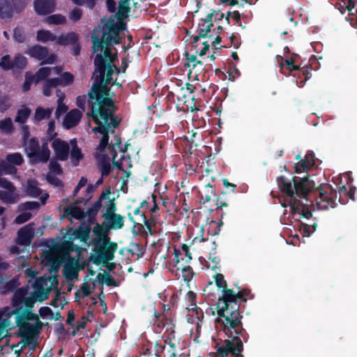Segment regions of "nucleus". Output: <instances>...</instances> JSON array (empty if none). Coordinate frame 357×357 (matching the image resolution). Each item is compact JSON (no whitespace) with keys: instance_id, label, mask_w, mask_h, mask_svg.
<instances>
[{"instance_id":"obj_7","label":"nucleus","mask_w":357,"mask_h":357,"mask_svg":"<svg viewBox=\"0 0 357 357\" xmlns=\"http://www.w3.org/2000/svg\"><path fill=\"white\" fill-rule=\"evenodd\" d=\"M34 234V229L32 224H29L21 228L17 232V238L16 240V245L13 246L10 251L12 254L23 253L22 257L25 258L29 256L27 247L31 243V238Z\"/></svg>"},{"instance_id":"obj_55","label":"nucleus","mask_w":357,"mask_h":357,"mask_svg":"<svg viewBox=\"0 0 357 357\" xmlns=\"http://www.w3.org/2000/svg\"><path fill=\"white\" fill-rule=\"evenodd\" d=\"M56 96L58 97L57 102H63V100L65 99V97H66L65 93H63L60 90H57L56 91Z\"/></svg>"},{"instance_id":"obj_62","label":"nucleus","mask_w":357,"mask_h":357,"mask_svg":"<svg viewBox=\"0 0 357 357\" xmlns=\"http://www.w3.org/2000/svg\"><path fill=\"white\" fill-rule=\"evenodd\" d=\"M74 320V315H73V313H71V312H68V319H67V322L68 324H71L72 321H73Z\"/></svg>"},{"instance_id":"obj_32","label":"nucleus","mask_w":357,"mask_h":357,"mask_svg":"<svg viewBox=\"0 0 357 357\" xmlns=\"http://www.w3.org/2000/svg\"><path fill=\"white\" fill-rule=\"evenodd\" d=\"M317 225L314 223L312 226L301 222L299 225V231L303 236H310L316 230Z\"/></svg>"},{"instance_id":"obj_64","label":"nucleus","mask_w":357,"mask_h":357,"mask_svg":"<svg viewBox=\"0 0 357 357\" xmlns=\"http://www.w3.org/2000/svg\"><path fill=\"white\" fill-rule=\"evenodd\" d=\"M72 1L75 4H77L79 6L85 5V0H72Z\"/></svg>"},{"instance_id":"obj_12","label":"nucleus","mask_w":357,"mask_h":357,"mask_svg":"<svg viewBox=\"0 0 357 357\" xmlns=\"http://www.w3.org/2000/svg\"><path fill=\"white\" fill-rule=\"evenodd\" d=\"M73 75L68 72L63 73L60 77L48 79L43 84V94L45 96H50L52 90L58 85L68 86L73 82Z\"/></svg>"},{"instance_id":"obj_49","label":"nucleus","mask_w":357,"mask_h":357,"mask_svg":"<svg viewBox=\"0 0 357 357\" xmlns=\"http://www.w3.org/2000/svg\"><path fill=\"white\" fill-rule=\"evenodd\" d=\"M14 38L16 41L19 43H22L24 41V36L22 31L20 29L17 28L14 30Z\"/></svg>"},{"instance_id":"obj_26","label":"nucleus","mask_w":357,"mask_h":357,"mask_svg":"<svg viewBox=\"0 0 357 357\" xmlns=\"http://www.w3.org/2000/svg\"><path fill=\"white\" fill-rule=\"evenodd\" d=\"M70 146L72 148L70 151L71 162L74 166H77L79 162L82 159L83 155L77 146V142L75 139L70 140Z\"/></svg>"},{"instance_id":"obj_3","label":"nucleus","mask_w":357,"mask_h":357,"mask_svg":"<svg viewBox=\"0 0 357 357\" xmlns=\"http://www.w3.org/2000/svg\"><path fill=\"white\" fill-rule=\"evenodd\" d=\"M50 282V280L40 277L32 284L31 291L29 292L28 287H22L15 292L13 299L15 309L9 307L0 309V338L14 327L15 322L13 323L11 320L14 314H18L20 311L33 307L36 301L41 302L47 298L51 290Z\"/></svg>"},{"instance_id":"obj_11","label":"nucleus","mask_w":357,"mask_h":357,"mask_svg":"<svg viewBox=\"0 0 357 357\" xmlns=\"http://www.w3.org/2000/svg\"><path fill=\"white\" fill-rule=\"evenodd\" d=\"M223 17V14L217 11H213L208 14L206 19H202L198 24V35L193 38L192 43H197L201 38H206L211 32V29L213 26V21L216 19Z\"/></svg>"},{"instance_id":"obj_23","label":"nucleus","mask_w":357,"mask_h":357,"mask_svg":"<svg viewBox=\"0 0 357 357\" xmlns=\"http://www.w3.org/2000/svg\"><path fill=\"white\" fill-rule=\"evenodd\" d=\"M63 273L68 280L77 279L78 276L77 263L73 261H67L63 266Z\"/></svg>"},{"instance_id":"obj_29","label":"nucleus","mask_w":357,"mask_h":357,"mask_svg":"<svg viewBox=\"0 0 357 357\" xmlns=\"http://www.w3.org/2000/svg\"><path fill=\"white\" fill-rule=\"evenodd\" d=\"M31 110L26 107H22L18 109L15 121L20 123H24L29 116Z\"/></svg>"},{"instance_id":"obj_59","label":"nucleus","mask_w":357,"mask_h":357,"mask_svg":"<svg viewBox=\"0 0 357 357\" xmlns=\"http://www.w3.org/2000/svg\"><path fill=\"white\" fill-rule=\"evenodd\" d=\"M85 4L89 8H93L95 6L94 0H85Z\"/></svg>"},{"instance_id":"obj_63","label":"nucleus","mask_w":357,"mask_h":357,"mask_svg":"<svg viewBox=\"0 0 357 357\" xmlns=\"http://www.w3.org/2000/svg\"><path fill=\"white\" fill-rule=\"evenodd\" d=\"M195 87L190 84H187L186 85V91H188L190 93H192L194 91Z\"/></svg>"},{"instance_id":"obj_8","label":"nucleus","mask_w":357,"mask_h":357,"mask_svg":"<svg viewBox=\"0 0 357 357\" xmlns=\"http://www.w3.org/2000/svg\"><path fill=\"white\" fill-rule=\"evenodd\" d=\"M26 193L33 197L40 196V204L36 202H28L21 204L19 206V211H28L38 209L40 205H44L49 195L46 192H43L42 190L38 187V182L34 179H29L27 181V186L26 189Z\"/></svg>"},{"instance_id":"obj_25","label":"nucleus","mask_w":357,"mask_h":357,"mask_svg":"<svg viewBox=\"0 0 357 357\" xmlns=\"http://www.w3.org/2000/svg\"><path fill=\"white\" fill-rule=\"evenodd\" d=\"M13 13L10 0H0V17L3 19L10 18Z\"/></svg>"},{"instance_id":"obj_2","label":"nucleus","mask_w":357,"mask_h":357,"mask_svg":"<svg viewBox=\"0 0 357 357\" xmlns=\"http://www.w3.org/2000/svg\"><path fill=\"white\" fill-rule=\"evenodd\" d=\"M239 294L232 290H224L218 303L216 328L227 336L224 344L218 349V357H239L243 349L239 335L242 333L241 316L236 306Z\"/></svg>"},{"instance_id":"obj_21","label":"nucleus","mask_w":357,"mask_h":357,"mask_svg":"<svg viewBox=\"0 0 357 357\" xmlns=\"http://www.w3.org/2000/svg\"><path fill=\"white\" fill-rule=\"evenodd\" d=\"M63 212V216L66 217L71 221L73 219L82 220L85 217V213L84 211L76 204H71L65 208Z\"/></svg>"},{"instance_id":"obj_52","label":"nucleus","mask_w":357,"mask_h":357,"mask_svg":"<svg viewBox=\"0 0 357 357\" xmlns=\"http://www.w3.org/2000/svg\"><path fill=\"white\" fill-rule=\"evenodd\" d=\"M228 16L229 17L234 19L236 22L239 21L240 19H241V14L237 10H235V11H233V12H229V14H228Z\"/></svg>"},{"instance_id":"obj_4","label":"nucleus","mask_w":357,"mask_h":357,"mask_svg":"<svg viewBox=\"0 0 357 357\" xmlns=\"http://www.w3.org/2000/svg\"><path fill=\"white\" fill-rule=\"evenodd\" d=\"M278 185L284 196L282 206L284 208L289 207L292 218L294 220L301 218L308 219L311 214L305 206L307 204L303 203L298 197L307 200L306 197L308 192L316 187L314 181L308 178H304L300 182L294 179L292 185L289 178L280 176L278 179Z\"/></svg>"},{"instance_id":"obj_48","label":"nucleus","mask_w":357,"mask_h":357,"mask_svg":"<svg viewBox=\"0 0 357 357\" xmlns=\"http://www.w3.org/2000/svg\"><path fill=\"white\" fill-rule=\"evenodd\" d=\"M44 260L47 263L54 264L56 261V255L51 251L44 253Z\"/></svg>"},{"instance_id":"obj_50","label":"nucleus","mask_w":357,"mask_h":357,"mask_svg":"<svg viewBox=\"0 0 357 357\" xmlns=\"http://www.w3.org/2000/svg\"><path fill=\"white\" fill-rule=\"evenodd\" d=\"M86 98L85 96H78L76 99V105L78 107L82 109L83 111L85 109V103Z\"/></svg>"},{"instance_id":"obj_5","label":"nucleus","mask_w":357,"mask_h":357,"mask_svg":"<svg viewBox=\"0 0 357 357\" xmlns=\"http://www.w3.org/2000/svg\"><path fill=\"white\" fill-rule=\"evenodd\" d=\"M93 233L96 237L93 239L94 248L90 257L91 260L97 265L112 261L117 250V245L109 241L108 229L97 224L93 228Z\"/></svg>"},{"instance_id":"obj_47","label":"nucleus","mask_w":357,"mask_h":357,"mask_svg":"<svg viewBox=\"0 0 357 357\" xmlns=\"http://www.w3.org/2000/svg\"><path fill=\"white\" fill-rule=\"evenodd\" d=\"M174 261L175 263L174 266L178 270V266H183V264H181L180 261V256L181 255V251L179 250L178 249L174 248Z\"/></svg>"},{"instance_id":"obj_40","label":"nucleus","mask_w":357,"mask_h":357,"mask_svg":"<svg viewBox=\"0 0 357 357\" xmlns=\"http://www.w3.org/2000/svg\"><path fill=\"white\" fill-rule=\"evenodd\" d=\"M93 287L87 282H84L78 294H81L83 297H87L91 292Z\"/></svg>"},{"instance_id":"obj_53","label":"nucleus","mask_w":357,"mask_h":357,"mask_svg":"<svg viewBox=\"0 0 357 357\" xmlns=\"http://www.w3.org/2000/svg\"><path fill=\"white\" fill-rule=\"evenodd\" d=\"M107 6L110 12L115 10L116 3L114 0H107Z\"/></svg>"},{"instance_id":"obj_19","label":"nucleus","mask_w":357,"mask_h":357,"mask_svg":"<svg viewBox=\"0 0 357 357\" xmlns=\"http://www.w3.org/2000/svg\"><path fill=\"white\" fill-rule=\"evenodd\" d=\"M62 71L63 68L61 66L40 68L34 75L35 82L38 83L41 80L47 78L51 75H60Z\"/></svg>"},{"instance_id":"obj_60","label":"nucleus","mask_w":357,"mask_h":357,"mask_svg":"<svg viewBox=\"0 0 357 357\" xmlns=\"http://www.w3.org/2000/svg\"><path fill=\"white\" fill-rule=\"evenodd\" d=\"M188 298L190 301L194 302L195 299V294L193 293L192 291H189L188 293Z\"/></svg>"},{"instance_id":"obj_38","label":"nucleus","mask_w":357,"mask_h":357,"mask_svg":"<svg viewBox=\"0 0 357 357\" xmlns=\"http://www.w3.org/2000/svg\"><path fill=\"white\" fill-rule=\"evenodd\" d=\"M31 215V213L29 211L22 212L21 214L16 217L15 222L17 224H22L29 220Z\"/></svg>"},{"instance_id":"obj_6","label":"nucleus","mask_w":357,"mask_h":357,"mask_svg":"<svg viewBox=\"0 0 357 357\" xmlns=\"http://www.w3.org/2000/svg\"><path fill=\"white\" fill-rule=\"evenodd\" d=\"M29 130L27 126L22 127V139L24 141V147L28 157L33 162H45L50 156V151L48 149L47 143L43 144L41 149L39 148L38 143L34 138H29Z\"/></svg>"},{"instance_id":"obj_13","label":"nucleus","mask_w":357,"mask_h":357,"mask_svg":"<svg viewBox=\"0 0 357 357\" xmlns=\"http://www.w3.org/2000/svg\"><path fill=\"white\" fill-rule=\"evenodd\" d=\"M26 53L31 57L41 61L42 64H52L56 59L55 54H49L48 49L39 45H34L29 48Z\"/></svg>"},{"instance_id":"obj_17","label":"nucleus","mask_w":357,"mask_h":357,"mask_svg":"<svg viewBox=\"0 0 357 357\" xmlns=\"http://www.w3.org/2000/svg\"><path fill=\"white\" fill-rule=\"evenodd\" d=\"M56 7L55 0H35L34 8L40 15H45L52 13Z\"/></svg>"},{"instance_id":"obj_42","label":"nucleus","mask_w":357,"mask_h":357,"mask_svg":"<svg viewBox=\"0 0 357 357\" xmlns=\"http://www.w3.org/2000/svg\"><path fill=\"white\" fill-rule=\"evenodd\" d=\"M10 106V103L7 97L0 94V110L5 112Z\"/></svg>"},{"instance_id":"obj_36","label":"nucleus","mask_w":357,"mask_h":357,"mask_svg":"<svg viewBox=\"0 0 357 357\" xmlns=\"http://www.w3.org/2000/svg\"><path fill=\"white\" fill-rule=\"evenodd\" d=\"M0 67L3 70L13 68V61H11L10 56L6 55L2 57L0 61Z\"/></svg>"},{"instance_id":"obj_45","label":"nucleus","mask_w":357,"mask_h":357,"mask_svg":"<svg viewBox=\"0 0 357 357\" xmlns=\"http://www.w3.org/2000/svg\"><path fill=\"white\" fill-rule=\"evenodd\" d=\"M54 127H55L54 121H52L48 123V128L47 130V137L49 139H53L54 137L56 135V132H54Z\"/></svg>"},{"instance_id":"obj_33","label":"nucleus","mask_w":357,"mask_h":357,"mask_svg":"<svg viewBox=\"0 0 357 357\" xmlns=\"http://www.w3.org/2000/svg\"><path fill=\"white\" fill-rule=\"evenodd\" d=\"M27 64V60L26 58L24 56H22L20 54L17 55L15 58V60L13 61V68H20L22 69L26 67Z\"/></svg>"},{"instance_id":"obj_61","label":"nucleus","mask_w":357,"mask_h":357,"mask_svg":"<svg viewBox=\"0 0 357 357\" xmlns=\"http://www.w3.org/2000/svg\"><path fill=\"white\" fill-rule=\"evenodd\" d=\"M287 64L289 66V68L290 70H296L297 69V67L294 65H293L292 62L291 61H287Z\"/></svg>"},{"instance_id":"obj_24","label":"nucleus","mask_w":357,"mask_h":357,"mask_svg":"<svg viewBox=\"0 0 357 357\" xmlns=\"http://www.w3.org/2000/svg\"><path fill=\"white\" fill-rule=\"evenodd\" d=\"M79 35L75 32H70L56 36V43L59 45H76Z\"/></svg>"},{"instance_id":"obj_15","label":"nucleus","mask_w":357,"mask_h":357,"mask_svg":"<svg viewBox=\"0 0 357 357\" xmlns=\"http://www.w3.org/2000/svg\"><path fill=\"white\" fill-rule=\"evenodd\" d=\"M94 188L92 185H87V179L82 177L73 191V195L77 196L79 202L88 201L92 195Z\"/></svg>"},{"instance_id":"obj_34","label":"nucleus","mask_w":357,"mask_h":357,"mask_svg":"<svg viewBox=\"0 0 357 357\" xmlns=\"http://www.w3.org/2000/svg\"><path fill=\"white\" fill-rule=\"evenodd\" d=\"M40 316L44 319H54V314L49 307H42L39 310Z\"/></svg>"},{"instance_id":"obj_43","label":"nucleus","mask_w":357,"mask_h":357,"mask_svg":"<svg viewBox=\"0 0 357 357\" xmlns=\"http://www.w3.org/2000/svg\"><path fill=\"white\" fill-rule=\"evenodd\" d=\"M340 192H344L345 195H348L350 199L354 200L356 199L355 194L356 189L354 187H349V191L347 192V188L343 185L340 188Z\"/></svg>"},{"instance_id":"obj_30","label":"nucleus","mask_w":357,"mask_h":357,"mask_svg":"<svg viewBox=\"0 0 357 357\" xmlns=\"http://www.w3.org/2000/svg\"><path fill=\"white\" fill-rule=\"evenodd\" d=\"M0 130L5 134H11L14 130L13 121L10 118H6L0 121Z\"/></svg>"},{"instance_id":"obj_16","label":"nucleus","mask_w":357,"mask_h":357,"mask_svg":"<svg viewBox=\"0 0 357 357\" xmlns=\"http://www.w3.org/2000/svg\"><path fill=\"white\" fill-rule=\"evenodd\" d=\"M61 174L62 169L60 165L55 159H52L50 162V171L47 175V181L55 186H60L61 181L57 176H60Z\"/></svg>"},{"instance_id":"obj_31","label":"nucleus","mask_w":357,"mask_h":357,"mask_svg":"<svg viewBox=\"0 0 357 357\" xmlns=\"http://www.w3.org/2000/svg\"><path fill=\"white\" fill-rule=\"evenodd\" d=\"M52 113V108H43L38 107L35 112V119L37 121H41L43 119H48L50 117Z\"/></svg>"},{"instance_id":"obj_39","label":"nucleus","mask_w":357,"mask_h":357,"mask_svg":"<svg viewBox=\"0 0 357 357\" xmlns=\"http://www.w3.org/2000/svg\"><path fill=\"white\" fill-rule=\"evenodd\" d=\"M33 82H35L34 75H32L30 73H26V79L22 86L24 91H26L30 89L31 84Z\"/></svg>"},{"instance_id":"obj_10","label":"nucleus","mask_w":357,"mask_h":357,"mask_svg":"<svg viewBox=\"0 0 357 357\" xmlns=\"http://www.w3.org/2000/svg\"><path fill=\"white\" fill-rule=\"evenodd\" d=\"M28 319H33V322L23 321L18 315L15 317V324L20 328L21 334L24 337H31L39 332L42 327V323L38 321V316L34 314L27 313Z\"/></svg>"},{"instance_id":"obj_54","label":"nucleus","mask_w":357,"mask_h":357,"mask_svg":"<svg viewBox=\"0 0 357 357\" xmlns=\"http://www.w3.org/2000/svg\"><path fill=\"white\" fill-rule=\"evenodd\" d=\"M26 275L31 278V279H33L34 278H36V276L38 275V272L36 271H33L31 268H28L26 270Z\"/></svg>"},{"instance_id":"obj_1","label":"nucleus","mask_w":357,"mask_h":357,"mask_svg":"<svg viewBox=\"0 0 357 357\" xmlns=\"http://www.w3.org/2000/svg\"><path fill=\"white\" fill-rule=\"evenodd\" d=\"M129 5L130 0H121L116 13L118 18H111L105 22L102 21V25L95 29L92 34L93 50L96 56L93 74L94 82L89 98L95 100L91 116L97 126L92 130L100 139L98 148H120L121 141L117 137H115L114 143L108 144L109 134L114 132L119 122L113 115V93L107 85L111 83L113 75L120 73V69L113 63L116 56L113 45L120 43V34L126 29V24L121 20L128 16Z\"/></svg>"},{"instance_id":"obj_22","label":"nucleus","mask_w":357,"mask_h":357,"mask_svg":"<svg viewBox=\"0 0 357 357\" xmlns=\"http://www.w3.org/2000/svg\"><path fill=\"white\" fill-rule=\"evenodd\" d=\"M107 200H114L109 198V193H102L99 199L89 208L90 215H93L99 211L100 208L103 206L102 213L107 212V206L108 205Z\"/></svg>"},{"instance_id":"obj_46","label":"nucleus","mask_w":357,"mask_h":357,"mask_svg":"<svg viewBox=\"0 0 357 357\" xmlns=\"http://www.w3.org/2000/svg\"><path fill=\"white\" fill-rule=\"evenodd\" d=\"M58 106L56 110L55 115L56 118H59L61 114H64L67 109L68 107L62 102H57Z\"/></svg>"},{"instance_id":"obj_35","label":"nucleus","mask_w":357,"mask_h":357,"mask_svg":"<svg viewBox=\"0 0 357 357\" xmlns=\"http://www.w3.org/2000/svg\"><path fill=\"white\" fill-rule=\"evenodd\" d=\"M178 270H181L183 273V277L185 281H190L192 277V270L190 266L183 265L178 266Z\"/></svg>"},{"instance_id":"obj_56","label":"nucleus","mask_w":357,"mask_h":357,"mask_svg":"<svg viewBox=\"0 0 357 357\" xmlns=\"http://www.w3.org/2000/svg\"><path fill=\"white\" fill-rule=\"evenodd\" d=\"M189 61L188 63V66L189 67H190L191 66H192L193 67H195L196 66L195 64V61H196V56H191L190 58L188 59Z\"/></svg>"},{"instance_id":"obj_27","label":"nucleus","mask_w":357,"mask_h":357,"mask_svg":"<svg viewBox=\"0 0 357 357\" xmlns=\"http://www.w3.org/2000/svg\"><path fill=\"white\" fill-rule=\"evenodd\" d=\"M56 36L49 30L40 29L37 31L36 40L39 42L46 43L48 42H56Z\"/></svg>"},{"instance_id":"obj_20","label":"nucleus","mask_w":357,"mask_h":357,"mask_svg":"<svg viewBox=\"0 0 357 357\" xmlns=\"http://www.w3.org/2000/svg\"><path fill=\"white\" fill-rule=\"evenodd\" d=\"M82 116V112L79 109H72L66 115L63 122V126L67 129L75 126L79 122Z\"/></svg>"},{"instance_id":"obj_57","label":"nucleus","mask_w":357,"mask_h":357,"mask_svg":"<svg viewBox=\"0 0 357 357\" xmlns=\"http://www.w3.org/2000/svg\"><path fill=\"white\" fill-rule=\"evenodd\" d=\"M347 8L349 11H351L355 8V1L354 0H349Z\"/></svg>"},{"instance_id":"obj_14","label":"nucleus","mask_w":357,"mask_h":357,"mask_svg":"<svg viewBox=\"0 0 357 357\" xmlns=\"http://www.w3.org/2000/svg\"><path fill=\"white\" fill-rule=\"evenodd\" d=\"M70 146L67 142L59 138L52 139V148L56 160L65 161L68 158Z\"/></svg>"},{"instance_id":"obj_18","label":"nucleus","mask_w":357,"mask_h":357,"mask_svg":"<svg viewBox=\"0 0 357 357\" xmlns=\"http://www.w3.org/2000/svg\"><path fill=\"white\" fill-rule=\"evenodd\" d=\"M315 165L314 155L309 151L303 160H299L295 165V172L298 174L307 172Z\"/></svg>"},{"instance_id":"obj_28","label":"nucleus","mask_w":357,"mask_h":357,"mask_svg":"<svg viewBox=\"0 0 357 357\" xmlns=\"http://www.w3.org/2000/svg\"><path fill=\"white\" fill-rule=\"evenodd\" d=\"M45 22L50 25L64 24L66 22V17L61 14H54L47 17Z\"/></svg>"},{"instance_id":"obj_44","label":"nucleus","mask_w":357,"mask_h":357,"mask_svg":"<svg viewBox=\"0 0 357 357\" xmlns=\"http://www.w3.org/2000/svg\"><path fill=\"white\" fill-rule=\"evenodd\" d=\"M82 15V10L76 8L70 12V13L69 15V18L71 20L76 22L81 18Z\"/></svg>"},{"instance_id":"obj_58","label":"nucleus","mask_w":357,"mask_h":357,"mask_svg":"<svg viewBox=\"0 0 357 357\" xmlns=\"http://www.w3.org/2000/svg\"><path fill=\"white\" fill-rule=\"evenodd\" d=\"M8 264L6 262L0 264V275L2 274L3 271H5L8 268Z\"/></svg>"},{"instance_id":"obj_41","label":"nucleus","mask_w":357,"mask_h":357,"mask_svg":"<svg viewBox=\"0 0 357 357\" xmlns=\"http://www.w3.org/2000/svg\"><path fill=\"white\" fill-rule=\"evenodd\" d=\"M215 282L218 288H222V294L225 289L226 282L224 280L223 275L221 274H216L214 276Z\"/></svg>"},{"instance_id":"obj_51","label":"nucleus","mask_w":357,"mask_h":357,"mask_svg":"<svg viewBox=\"0 0 357 357\" xmlns=\"http://www.w3.org/2000/svg\"><path fill=\"white\" fill-rule=\"evenodd\" d=\"M18 282H17V280L16 279H14L11 281H10L7 285H6V289L8 291H12L15 288H16L17 286H18Z\"/></svg>"},{"instance_id":"obj_37","label":"nucleus","mask_w":357,"mask_h":357,"mask_svg":"<svg viewBox=\"0 0 357 357\" xmlns=\"http://www.w3.org/2000/svg\"><path fill=\"white\" fill-rule=\"evenodd\" d=\"M196 43L197 45H195V47L197 49V52H199V54L202 56L206 54L209 48V44L208 41H203L199 43L197 42Z\"/></svg>"},{"instance_id":"obj_9","label":"nucleus","mask_w":357,"mask_h":357,"mask_svg":"<svg viewBox=\"0 0 357 357\" xmlns=\"http://www.w3.org/2000/svg\"><path fill=\"white\" fill-rule=\"evenodd\" d=\"M108 205L107 206V212H104L102 217L104 218V222L102 226L108 229H121L123 227V217L115 213L116 204L114 200H107Z\"/></svg>"}]
</instances>
